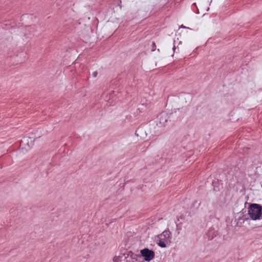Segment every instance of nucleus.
<instances>
[{
  "label": "nucleus",
  "instance_id": "10",
  "mask_svg": "<svg viewBox=\"0 0 262 262\" xmlns=\"http://www.w3.org/2000/svg\"><path fill=\"white\" fill-rule=\"evenodd\" d=\"M172 50H173V52H174V51H175V50H176V47H175V46H174V45L173 46V48H172Z\"/></svg>",
  "mask_w": 262,
  "mask_h": 262
},
{
  "label": "nucleus",
  "instance_id": "11",
  "mask_svg": "<svg viewBox=\"0 0 262 262\" xmlns=\"http://www.w3.org/2000/svg\"><path fill=\"white\" fill-rule=\"evenodd\" d=\"M181 28H186V27L184 26L183 25H182V26H181Z\"/></svg>",
  "mask_w": 262,
  "mask_h": 262
},
{
  "label": "nucleus",
  "instance_id": "4",
  "mask_svg": "<svg viewBox=\"0 0 262 262\" xmlns=\"http://www.w3.org/2000/svg\"><path fill=\"white\" fill-rule=\"evenodd\" d=\"M217 234V231L213 228H210L207 232L206 235L208 240H212Z\"/></svg>",
  "mask_w": 262,
  "mask_h": 262
},
{
  "label": "nucleus",
  "instance_id": "6",
  "mask_svg": "<svg viewBox=\"0 0 262 262\" xmlns=\"http://www.w3.org/2000/svg\"><path fill=\"white\" fill-rule=\"evenodd\" d=\"M185 218V216L183 214H181V215L180 216H177V220L178 222H179L180 221V220H184Z\"/></svg>",
  "mask_w": 262,
  "mask_h": 262
},
{
  "label": "nucleus",
  "instance_id": "8",
  "mask_svg": "<svg viewBox=\"0 0 262 262\" xmlns=\"http://www.w3.org/2000/svg\"><path fill=\"white\" fill-rule=\"evenodd\" d=\"M97 74H98V73L97 71H95L93 73H92V76L94 77H96L97 76Z\"/></svg>",
  "mask_w": 262,
  "mask_h": 262
},
{
  "label": "nucleus",
  "instance_id": "2",
  "mask_svg": "<svg viewBox=\"0 0 262 262\" xmlns=\"http://www.w3.org/2000/svg\"><path fill=\"white\" fill-rule=\"evenodd\" d=\"M158 237L159 238L158 246L162 248H165L167 246L166 242H168L171 239V233L168 229L165 230L158 235Z\"/></svg>",
  "mask_w": 262,
  "mask_h": 262
},
{
  "label": "nucleus",
  "instance_id": "5",
  "mask_svg": "<svg viewBox=\"0 0 262 262\" xmlns=\"http://www.w3.org/2000/svg\"><path fill=\"white\" fill-rule=\"evenodd\" d=\"M114 262H120L121 260L120 259L119 256H115L113 259Z\"/></svg>",
  "mask_w": 262,
  "mask_h": 262
},
{
  "label": "nucleus",
  "instance_id": "9",
  "mask_svg": "<svg viewBox=\"0 0 262 262\" xmlns=\"http://www.w3.org/2000/svg\"><path fill=\"white\" fill-rule=\"evenodd\" d=\"M119 6H120V8H121V7H122V6H121V1L120 0H119Z\"/></svg>",
  "mask_w": 262,
  "mask_h": 262
},
{
  "label": "nucleus",
  "instance_id": "1",
  "mask_svg": "<svg viewBox=\"0 0 262 262\" xmlns=\"http://www.w3.org/2000/svg\"><path fill=\"white\" fill-rule=\"evenodd\" d=\"M248 212L252 220H259L262 215V206L258 204H251Z\"/></svg>",
  "mask_w": 262,
  "mask_h": 262
},
{
  "label": "nucleus",
  "instance_id": "7",
  "mask_svg": "<svg viewBox=\"0 0 262 262\" xmlns=\"http://www.w3.org/2000/svg\"><path fill=\"white\" fill-rule=\"evenodd\" d=\"M152 51H154V50H155V49H156V43H155V42H152Z\"/></svg>",
  "mask_w": 262,
  "mask_h": 262
},
{
  "label": "nucleus",
  "instance_id": "3",
  "mask_svg": "<svg viewBox=\"0 0 262 262\" xmlns=\"http://www.w3.org/2000/svg\"><path fill=\"white\" fill-rule=\"evenodd\" d=\"M141 257H144L146 261H149L152 260L155 256V252L148 248H144L140 251Z\"/></svg>",
  "mask_w": 262,
  "mask_h": 262
}]
</instances>
